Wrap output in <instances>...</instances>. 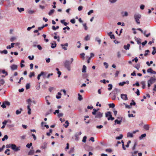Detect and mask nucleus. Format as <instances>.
Here are the masks:
<instances>
[{"label": "nucleus", "instance_id": "f257e3e1", "mask_svg": "<svg viewBox=\"0 0 156 156\" xmlns=\"http://www.w3.org/2000/svg\"><path fill=\"white\" fill-rule=\"evenodd\" d=\"M141 15L139 13H136L134 15V18L136 22L138 24H140V19L141 18Z\"/></svg>", "mask_w": 156, "mask_h": 156}, {"label": "nucleus", "instance_id": "f03ea898", "mask_svg": "<svg viewBox=\"0 0 156 156\" xmlns=\"http://www.w3.org/2000/svg\"><path fill=\"white\" fill-rule=\"evenodd\" d=\"M71 62H70L68 60H66L64 62V65L65 67L66 68L67 70L69 71L70 70V65Z\"/></svg>", "mask_w": 156, "mask_h": 156}, {"label": "nucleus", "instance_id": "7ed1b4c3", "mask_svg": "<svg viewBox=\"0 0 156 156\" xmlns=\"http://www.w3.org/2000/svg\"><path fill=\"white\" fill-rule=\"evenodd\" d=\"M10 103L9 101H4L1 105V106L3 108H6V106H9L10 105Z\"/></svg>", "mask_w": 156, "mask_h": 156}, {"label": "nucleus", "instance_id": "20e7f679", "mask_svg": "<svg viewBox=\"0 0 156 156\" xmlns=\"http://www.w3.org/2000/svg\"><path fill=\"white\" fill-rule=\"evenodd\" d=\"M120 90L118 88H115L112 91V93H111L110 94H113L114 96L115 95V97L120 92Z\"/></svg>", "mask_w": 156, "mask_h": 156}, {"label": "nucleus", "instance_id": "39448f33", "mask_svg": "<svg viewBox=\"0 0 156 156\" xmlns=\"http://www.w3.org/2000/svg\"><path fill=\"white\" fill-rule=\"evenodd\" d=\"M12 149L14 151H17L20 150V147H17L16 145L12 144Z\"/></svg>", "mask_w": 156, "mask_h": 156}, {"label": "nucleus", "instance_id": "423d86ee", "mask_svg": "<svg viewBox=\"0 0 156 156\" xmlns=\"http://www.w3.org/2000/svg\"><path fill=\"white\" fill-rule=\"evenodd\" d=\"M103 113L100 112H98L95 116V118L100 119L102 117Z\"/></svg>", "mask_w": 156, "mask_h": 156}, {"label": "nucleus", "instance_id": "0eeeda50", "mask_svg": "<svg viewBox=\"0 0 156 156\" xmlns=\"http://www.w3.org/2000/svg\"><path fill=\"white\" fill-rule=\"evenodd\" d=\"M68 44L67 43H66L65 44H62L61 46L62 47V48L64 50H66L67 49V47L68 46Z\"/></svg>", "mask_w": 156, "mask_h": 156}, {"label": "nucleus", "instance_id": "6e6552de", "mask_svg": "<svg viewBox=\"0 0 156 156\" xmlns=\"http://www.w3.org/2000/svg\"><path fill=\"white\" fill-rule=\"evenodd\" d=\"M155 77L154 76H153L151 77L150 78V79L148 80L149 82L151 83V84H152L155 82Z\"/></svg>", "mask_w": 156, "mask_h": 156}, {"label": "nucleus", "instance_id": "1a4fd4ad", "mask_svg": "<svg viewBox=\"0 0 156 156\" xmlns=\"http://www.w3.org/2000/svg\"><path fill=\"white\" fill-rule=\"evenodd\" d=\"M121 98L123 100H128V98L127 97V95L126 94H121Z\"/></svg>", "mask_w": 156, "mask_h": 156}, {"label": "nucleus", "instance_id": "9d476101", "mask_svg": "<svg viewBox=\"0 0 156 156\" xmlns=\"http://www.w3.org/2000/svg\"><path fill=\"white\" fill-rule=\"evenodd\" d=\"M50 96L48 95L46 96L45 97V100L47 102V105H49L50 104V103L49 101L50 100Z\"/></svg>", "mask_w": 156, "mask_h": 156}, {"label": "nucleus", "instance_id": "9b49d317", "mask_svg": "<svg viewBox=\"0 0 156 156\" xmlns=\"http://www.w3.org/2000/svg\"><path fill=\"white\" fill-rule=\"evenodd\" d=\"M122 117H121L120 118V120H119L118 119L115 120V121H114L115 123H114V125H115L116 124H121V122L122 121Z\"/></svg>", "mask_w": 156, "mask_h": 156}, {"label": "nucleus", "instance_id": "f8f14e48", "mask_svg": "<svg viewBox=\"0 0 156 156\" xmlns=\"http://www.w3.org/2000/svg\"><path fill=\"white\" fill-rule=\"evenodd\" d=\"M48 144V143L46 142H44L43 144L41 146V148L42 149H45L47 147V146Z\"/></svg>", "mask_w": 156, "mask_h": 156}, {"label": "nucleus", "instance_id": "ddd939ff", "mask_svg": "<svg viewBox=\"0 0 156 156\" xmlns=\"http://www.w3.org/2000/svg\"><path fill=\"white\" fill-rule=\"evenodd\" d=\"M10 68L12 70H14L17 69V66L16 65H12L10 66Z\"/></svg>", "mask_w": 156, "mask_h": 156}, {"label": "nucleus", "instance_id": "4468645a", "mask_svg": "<svg viewBox=\"0 0 156 156\" xmlns=\"http://www.w3.org/2000/svg\"><path fill=\"white\" fill-rule=\"evenodd\" d=\"M112 32H110L109 33H108V35L110 37L111 39H115V37L114 34H112Z\"/></svg>", "mask_w": 156, "mask_h": 156}, {"label": "nucleus", "instance_id": "2eb2a0df", "mask_svg": "<svg viewBox=\"0 0 156 156\" xmlns=\"http://www.w3.org/2000/svg\"><path fill=\"white\" fill-rule=\"evenodd\" d=\"M135 39L136 41L137 42L138 44H141V40L140 39L135 37Z\"/></svg>", "mask_w": 156, "mask_h": 156}, {"label": "nucleus", "instance_id": "dca6fc26", "mask_svg": "<svg viewBox=\"0 0 156 156\" xmlns=\"http://www.w3.org/2000/svg\"><path fill=\"white\" fill-rule=\"evenodd\" d=\"M56 46V44L55 41H53V43H51V47L53 48H55Z\"/></svg>", "mask_w": 156, "mask_h": 156}, {"label": "nucleus", "instance_id": "f3484780", "mask_svg": "<svg viewBox=\"0 0 156 156\" xmlns=\"http://www.w3.org/2000/svg\"><path fill=\"white\" fill-rule=\"evenodd\" d=\"M130 46V44H127V45H124L123 46V48L125 50H129V49Z\"/></svg>", "mask_w": 156, "mask_h": 156}, {"label": "nucleus", "instance_id": "a211bd4d", "mask_svg": "<svg viewBox=\"0 0 156 156\" xmlns=\"http://www.w3.org/2000/svg\"><path fill=\"white\" fill-rule=\"evenodd\" d=\"M23 109L22 108H20V109L17 110L16 112V115H18L21 113Z\"/></svg>", "mask_w": 156, "mask_h": 156}, {"label": "nucleus", "instance_id": "6ab92c4d", "mask_svg": "<svg viewBox=\"0 0 156 156\" xmlns=\"http://www.w3.org/2000/svg\"><path fill=\"white\" fill-rule=\"evenodd\" d=\"M111 112H108L105 113V117H108L110 116V115L112 116Z\"/></svg>", "mask_w": 156, "mask_h": 156}, {"label": "nucleus", "instance_id": "aec40b11", "mask_svg": "<svg viewBox=\"0 0 156 156\" xmlns=\"http://www.w3.org/2000/svg\"><path fill=\"white\" fill-rule=\"evenodd\" d=\"M27 108L28 110V114L29 115H30L31 114V109L30 108V105H28L27 106Z\"/></svg>", "mask_w": 156, "mask_h": 156}, {"label": "nucleus", "instance_id": "412c9836", "mask_svg": "<svg viewBox=\"0 0 156 156\" xmlns=\"http://www.w3.org/2000/svg\"><path fill=\"white\" fill-rule=\"evenodd\" d=\"M80 58H81V59L84 60L85 59V54L84 53H81L80 54Z\"/></svg>", "mask_w": 156, "mask_h": 156}, {"label": "nucleus", "instance_id": "4be33fe9", "mask_svg": "<svg viewBox=\"0 0 156 156\" xmlns=\"http://www.w3.org/2000/svg\"><path fill=\"white\" fill-rule=\"evenodd\" d=\"M87 67L85 65H83L82 69V73H86V72Z\"/></svg>", "mask_w": 156, "mask_h": 156}, {"label": "nucleus", "instance_id": "5701e85b", "mask_svg": "<svg viewBox=\"0 0 156 156\" xmlns=\"http://www.w3.org/2000/svg\"><path fill=\"white\" fill-rule=\"evenodd\" d=\"M78 134H77V133H76L75 134L74 136L73 137V138L75 139L76 141H77L78 140Z\"/></svg>", "mask_w": 156, "mask_h": 156}, {"label": "nucleus", "instance_id": "b1692460", "mask_svg": "<svg viewBox=\"0 0 156 156\" xmlns=\"http://www.w3.org/2000/svg\"><path fill=\"white\" fill-rule=\"evenodd\" d=\"M17 9L20 12H21L24 10V9L23 8L17 7Z\"/></svg>", "mask_w": 156, "mask_h": 156}, {"label": "nucleus", "instance_id": "393cba45", "mask_svg": "<svg viewBox=\"0 0 156 156\" xmlns=\"http://www.w3.org/2000/svg\"><path fill=\"white\" fill-rule=\"evenodd\" d=\"M93 110L94 111L92 112V114L94 115H96L97 112H98V110L94 108L93 109Z\"/></svg>", "mask_w": 156, "mask_h": 156}, {"label": "nucleus", "instance_id": "a878e982", "mask_svg": "<svg viewBox=\"0 0 156 156\" xmlns=\"http://www.w3.org/2000/svg\"><path fill=\"white\" fill-rule=\"evenodd\" d=\"M127 136L128 137H133V133L128 132L127 134Z\"/></svg>", "mask_w": 156, "mask_h": 156}, {"label": "nucleus", "instance_id": "bb28decb", "mask_svg": "<svg viewBox=\"0 0 156 156\" xmlns=\"http://www.w3.org/2000/svg\"><path fill=\"white\" fill-rule=\"evenodd\" d=\"M144 128L145 130H147L149 129V125H145L144 126Z\"/></svg>", "mask_w": 156, "mask_h": 156}, {"label": "nucleus", "instance_id": "cd10ccee", "mask_svg": "<svg viewBox=\"0 0 156 156\" xmlns=\"http://www.w3.org/2000/svg\"><path fill=\"white\" fill-rule=\"evenodd\" d=\"M34 151L33 150H30L28 153V155H32L34 154Z\"/></svg>", "mask_w": 156, "mask_h": 156}, {"label": "nucleus", "instance_id": "c85d7f7f", "mask_svg": "<svg viewBox=\"0 0 156 156\" xmlns=\"http://www.w3.org/2000/svg\"><path fill=\"white\" fill-rule=\"evenodd\" d=\"M56 90L55 88L53 87H50L48 88V90L49 91L51 92L52 90Z\"/></svg>", "mask_w": 156, "mask_h": 156}, {"label": "nucleus", "instance_id": "c756f323", "mask_svg": "<svg viewBox=\"0 0 156 156\" xmlns=\"http://www.w3.org/2000/svg\"><path fill=\"white\" fill-rule=\"evenodd\" d=\"M7 51L6 50H4L2 51H0V53L1 54L4 53L5 54H7Z\"/></svg>", "mask_w": 156, "mask_h": 156}, {"label": "nucleus", "instance_id": "7c9ffc66", "mask_svg": "<svg viewBox=\"0 0 156 156\" xmlns=\"http://www.w3.org/2000/svg\"><path fill=\"white\" fill-rule=\"evenodd\" d=\"M114 118L113 117H112V115L111 116L110 115V116L108 117V120H111L112 121H113L114 119Z\"/></svg>", "mask_w": 156, "mask_h": 156}, {"label": "nucleus", "instance_id": "2f4dec72", "mask_svg": "<svg viewBox=\"0 0 156 156\" xmlns=\"http://www.w3.org/2000/svg\"><path fill=\"white\" fill-rule=\"evenodd\" d=\"M44 73V72H41V73L39 74L38 76H37V79L38 80H39L40 79V77L42 76V75H43V74Z\"/></svg>", "mask_w": 156, "mask_h": 156}, {"label": "nucleus", "instance_id": "473e14b6", "mask_svg": "<svg viewBox=\"0 0 156 156\" xmlns=\"http://www.w3.org/2000/svg\"><path fill=\"white\" fill-rule=\"evenodd\" d=\"M123 136L122 134H120L119 136H117L116 137V140H120L122 138Z\"/></svg>", "mask_w": 156, "mask_h": 156}, {"label": "nucleus", "instance_id": "72a5a7b5", "mask_svg": "<svg viewBox=\"0 0 156 156\" xmlns=\"http://www.w3.org/2000/svg\"><path fill=\"white\" fill-rule=\"evenodd\" d=\"M141 84L142 85V88L143 89H144L145 87V83L144 81H142L141 82Z\"/></svg>", "mask_w": 156, "mask_h": 156}, {"label": "nucleus", "instance_id": "f704fd0d", "mask_svg": "<svg viewBox=\"0 0 156 156\" xmlns=\"http://www.w3.org/2000/svg\"><path fill=\"white\" fill-rule=\"evenodd\" d=\"M55 10L54 9H52L48 13V15L49 16L51 15L52 14H53L54 12H55Z\"/></svg>", "mask_w": 156, "mask_h": 156}, {"label": "nucleus", "instance_id": "c9c22d12", "mask_svg": "<svg viewBox=\"0 0 156 156\" xmlns=\"http://www.w3.org/2000/svg\"><path fill=\"white\" fill-rule=\"evenodd\" d=\"M8 138V137L7 135H5L4 136L3 138L2 139V141H4L5 140H7Z\"/></svg>", "mask_w": 156, "mask_h": 156}, {"label": "nucleus", "instance_id": "e433bc0d", "mask_svg": "<svg viewBox=\"0 0 156 156\" xmlns=\"http://www.w3.org/2000/svg\"><path fill=\"white\" fill-rule=\"evenodd\" d=\"M82 25H83V27H84V29L85 30H87L88 29V27L87 26V24L86 23H83Z\"/></svg>", "mask_w": 156, "mask_h": 156}, {"label": "nucleus", "instance_id": "4c0bfd02", "mask_svg": "<svg viewBox=\"0 0 156 156\" xmlns=\"http://www.w3.org/2000/svg\"><path fill=\"white\" fill-rule=\"evenodd\" d=\"M146 136V134L145 133L142 134L139 137V139L140 140H141L143 138L145 137Z\"/></svg>", "mask_w": 156, "mask_h": 156}, {"label": "nucleus", "instance_id": "58836bf2", "mask_svg": "<svg viewBox=\"0 0 156 156\" xmlns=\"http://www.w3.org/2000/svg\"><path fill=\"white\" fill-rule=\"evenodd\" d=\"M153 50L152 53V55H154L156 53V48L154 47H153Z\"/></svg>", "mask_w": 156, "mask_h": 156}, {"label": "nucleus", "instance_id": "ea45409f", "mask_svg": "<svg viewBox=\"0 0 156 156\" xmlns=\"http://www.w3.org/2000/svg\"><path fill=\"white\" fill-rule=\"evenodd\" d=\"M90 37L89 35H87L84 38V39L86 41H87L90 40Z\"/></svg>", "mask_w": 156, "mask_h": 156}, {"label": "nucleus", "instance_id": "a19ab883", "mask_svg": "<svg viewBox=\"0 0 156 156\" xmlns=\"http://www.w3.org/2000/svg\"><path fill=\"white\" fill-rule=\"evenodd\" d=\"M65 123H66V125H65V124H64V126L66 128H67L68 127V126H69V123L68 121L67 120L65 122Z\"/></svg>", "mask_w": 156, "mask_h": 156}, {"label": "nucleus", "instance_id": "79ce46f5", "mask_svg": "<svg viewBox=\"0 0 156 156\" xmlns=\"http://www.w3.org/2000/svg\"><path fill=\"white\" fill-rule=\"evenodd\" d=\"M7 126L9 128H12L14 126L13 124H7Z\"/></svg>", "mask_w": 156, "mask_h": 156}, {"label": "nucleus", "instance_id": "37998d69", "mask_svg": "<svg viewBox=\"0 0 156 156\" xmlns=\"http://www.w3.org/2000/svg\"><path fill=\"white\" fill-rule=\"evenodd\" d=\"M95 40L97 41L99 44H100L101 42V40L99 38V37H97L95 38Z\"/></svg>", "mask_w": 156, "mask_h": 156}, {"label": "nucleus", "instance_id": "c03bdc74", "mask_svg": "<svg viewBox=\"0 0 156 156\" xmlns=\"http://www.w3.org/2000/svg\"><path fill=\"white\" fill-rule=\"evenodd\" d=\"M5 82L4 80L2 79H0V84L1 85H3Z\"/></svg>", "mask_w": 156, "mask_h": 156}, {"label": "nucleus", "instance_id": "a18cd8bd", "mask_svg": "<svg viewBox=\"0 0 156 156\" xmlns=\"http://www.w3.org/2000/svg\"><path fill=\"white\" fill-rule=\"evenodd\" d=\"M32 143H30V144H27L26 145V147L28 148H30L31 146H32Z\"/></svg>", "mask_w": 156, "mask_h": 156}, {"label": "nucleus", "instance_id": "49530a36", "mask_svg": "<svg viewBox=\"0 0 156 156\" xmlns=\"http://www.w3.org/2000/svg\"><path fill=\"white\" fill-rule=\"evenodd\" d=\"M108 86L109 87L108 88V90H111L112 89V84H109L108 85Z\"/></svg>", "mask_w": 156, "mask_h": 156}, {"label": "nucleus", "instance_id": "de8ad7c7", "mask_svg": "<svg viewBox=\"0 0 156 156\" xmlns=\"http://www.w3.org/2000/svg\"><path fill=\"white\" fill-rule=\"evenodd\" d=\"M109 106L110 108H114L115 107V105L114 103L110 104L109 105Z\"/></svg>", "mask_w": 156, "mask_h": 156}, {"label": "nucleus", "instance_id": "09e8293b", "mask_svg": "<svg viewBox=\"0 0 156 156\" xmlns=\"http://www.w3.org/2000/svg\"><path fill=\"white\" fill-rule=\"evenodd\" d=\"M59 28V27L58 26H57L56 27H55L54 26L52 27V29L54 30L58 29Z\"/></svg>", "mask_w": 156, "mask_h": 156}, {"label": "nucleus", "instance_id": "8fccbe9b", "mask_svg": "<svg viewBox=\"0 0 156 156\" xmlns=\"http://www.w3.org/2000/svg\"><path fill=\"white\" fill-rule=\"evenodd\" d=\"M153 69L151 68H150L147 69V72L148 73H151Z\"/></svg>", "mask_w": 156, "mask_h": 156}, {"label": "nucleus", "instance_id": "3c124183", "mask_svg": "<svg viewBox=\"0 0 156 156\" xmlns=\"http://www.w3.org/2000/svg\"><path fill=\"white\" fill-rule=\"evenodd\" d=\"M136 103L133 100H132V102L130 103V105L131 106L132 105H135Z\"/></svg>", "mask_w": 156, "mask_h": 156}, {"label": "nucleus", "instance_id": "603ef678", "mask_svg": "<svg viewBox=\"0 0 156 156\" xmlns=\"http://www.w3.org/2000/svg\"><path fill=\"white\" fill-rule=\"evenodd\" d=\"M34 13V11L32 10H29L28 11V13L30 14H32Z\"/></svg>", "mask_w": 156, "mask_h": 156}, {"label": "nucleus", "instance_id": "864d4df0", "mask_svg": "<svg viewBox=\"0 0 156 156\" xmlns=\"http://www.w3.org/2000/svg\"><path fill=\"white\" fill-rule=\"evenodd\" d=\"M87 138V137L86 136H84L82 140V142L85 143L86 142Z\"/></svg>", "mask_w": 156, "mask_h": 156}, {"label": "nucleus", "instance_id": "5fc2aeb1", "mask_svg": "<svg viewBox=\"0 0 156 156\" xmlns=\"http://www.w3.org/2000/svg\"><path fill=\"white\" fill-rule=\"evenodd\" d=\"M128 15V13L126 11L124 12V14L122 15L123 17L127 16Z\"/></svg>", "mask_w": 156, "mask_h": 156}, {"label": "nucleus", "instance_id": "6e6d98bb", "mask_svg": "<svg viewBox=\"0 0 156 156\" xmlns=\"http://www.w3.org/2000/svg\"><path fill=\"white\" fill-rule=\"evenodd\" d=\"M29 76L30 78H31L32 76H34V72H31Z\"/></svg>", "mask_w": 156, "mask_h": 156}, {"label": "nucleus", "instance_id": "4d7b16f0", "mask_svg": "<svg viewBox=\"0 0 156 156\" xmlns=\"http://www.w3.org/2000/svg\"><path fill=\"white\" fill-rule=\"evenodd\" d=\"M137 142H135V144H134L133 147L132 148V150H134L135 149V147H136V145H137Z\"/></svg>", "mask_w": 156, "mask_h": 156}, {"label": "nucleus", "instance_id": "13d9d810", "mask_svg": "<svg viewBox=\"0 0 156 156\" xmlns=\"http://www.w3.org/2000/svg\"><path fill=\"white\" fill-rule=\"evenodd\" d=\"M27 101V102L28 104V105H30V106L31 105V100L30 99H28Z\"/></svg>", "mask_w": 156, "mask_h": 156}, {"label": "nucleus", "instance_id": "bf43d9fd", "mask_svg": "<svg viewBox=\"0 0 156 156\" xmlns=\"http://www.w3.org/2000/svg\"><path fill=\"white\" fill-rule=\"evenodd\" d=\"M30 83H27L26 86V88L27 90H28L30 88Z\"/></svg>", "mask_w": 156, "mask_h": 156}, {"label": "nucleus", "instance_id": "052dcab7", "mask_svg": "<svg viewBox=\"0 0 156 156\" xmlns=\"http://www.w3.org/2000/svg\"><path fill=\"white\" fill-rule=\"evenodd\" d=\"M126 84L125 81H123L122 82H120L119 83V85L121 86H123L125 84Z\"/></svg>", "mask_w": 156, "mask_h": 156}, {"label": "nucleus", "instance_id": "680f3d73", "mask_svg": "<svg viewBox=\"0 0 156 156\" xmlns=\"http://www.w3.org/2000/svg\"><path fill=\"white\" fill-rule=\"evenodd\" d=\"M12 144H7L5 147L6 148H8L11 147L12 148Z\"/></svg>", "mask_w": 156, "mask_h": 156}, {"label": "nucleus", "instance_id": "e2e57ef3", "mask_svg": "<svg viewBox=\"0 0 156 156\" xmlns=\"http://www.w3.org/2000/svg\"><path fill=\"white\" fill-rule=\"evenodd\" d=\"M82 100H83V98L82 95L80 94H79V100L81 101Z\"/></svg>", "mask_w": 156, "mask_h": 156}, {"label": "nucleus", "instance_id": "0e129e2a", "mask_svg": "<svg viewBox=\"0 0 156 156\" xmlns=\"http://www.w3.org/2000/svg\"><path fill=\"white\" fill-rule=\"evenodd\" d=\"M63 115V114L62 113H58V116L59 117H62Z\"/></svg>", "mask_w": 156, "mask_h": 156}, {"label": "nucleus", "instance_id": "69168bd1", "mask_svg": "<svg viewBox=\"0 0 156 156\" xmlns=\"http://www.w3.org/2000/svg\"><path fill=\"white\" fill-rule=\"evenodd\" d=\"M37 47L38 49L40 50H41L42 49V48L40 44L37 45Z\"/></svg>", "mask_w": 156, "mask_h": 156}, {"label": "nucleus", "instance_id": "338daca9", "mask_svg": "<svg viewBox=\"0 0 156 156\" xmlns=\"http://www.w3.org/2000/svg\"><path fill=\"white\" fill-rule=\"evenodd\" d=\"M145 53L144 54V56H146L148 55V53L150 52V51L149 50H147L145 51Z\"/></svg>", "mask_w": 156, "mask_h": 156}, {"label": "nucleus", "instance_id": "774afa93", "mask_svg": "<svg viewBox=\"0 0 156 156\" xmlns=\"http://www.w3.org/2000/svg\"><path fill=\"white\" fill-rule=\"evenodd\" d=\"M94 11L93 10H90L87 13V14L88 15H90L91 13H93Z\"/></svg>", "mask_w": 156, "mask_h": 156}]
</instances>
